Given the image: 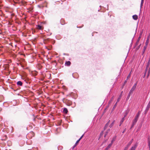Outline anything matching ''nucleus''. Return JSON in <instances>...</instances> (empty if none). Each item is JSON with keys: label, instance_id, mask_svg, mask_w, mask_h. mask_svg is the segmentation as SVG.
Masks as SVG:
<instances>
[{"label": "nucleus", "instance_id": "1", "mask_svg": "<svg viewBox=\"0 0 150 150\" xmlns=\"http://www.w3.org/2000/svg\"><path fill=\"white\" fill-rule=\"evenodd\" d=\"M63 100L64 102L65 103L68 105H70L72 104V102L69 100L66 99L64 98H63Z\"/></svg>", "mask_w": 150, "mask_h": 150}, {"label": "nucleus", "instance_id": "2", "mask_svg": "<svg viewBox=\"0 0 150 150\" xmlns=\"http://www.w3.org/2000/svg\"><path fill=\"white\" fill-rule=\"evenodd\" d=\"M150 62V59L149 61V62H148V64L147 65V66H146V69H145V73H144V77L145 76L146 74V72L147 71L148 68L149 66V64Z\"/></svg>", "mask_w": 150, "mask_h": 150}, {"label": "nucleus", "instance_id": "3", "mask_svg": "<svg viewBox=\"0 0 150 150\" xmlns=\"http://www.w3.org/2000/svg\"><path fill=\"white\" fill-rule=\"evenodd\" d=\"M137 85V82L133 86L130 90L133 91L136 88V86Z\"/></svg>", "mask_w": 150, "mask_h": 150}, {"label": "nucleus", "instance_id": "4", "mask_svg": "<svg viewBox=\"0 0 150 150\" xmlns=\"http://www.w3.org/2000/svg\"><path fill=\"white\" fill-rule=\"evenodd\" d=\"M122 93H123V91H122L121 92L120 95L119 96V97H118V99L117 100V102H119V101L120 100V99H121V97L122 96Z\"/></svg>", "mask_w": 150, "mask_h": 150}, {"label": "nucleus", "instance_id": "5", "mask_svg": "<svg viewBox=\"0 0 150 150\" xmlns=\"http://www.w3.org/2000/svg\"><path fill=\"white\" fill-rule=\"evenodd\" d=\"M137 146V144H135L134 146L131 147L130 150H135V149Z\"/></svg>", "mask_w": 150, "mask_h": 150}, {"label": "nucleus", "instance_id": "6", "mask_svg": "<svg viewBox=\"0 0 150 150\" xmlns=\"http://www.w3.org/2000/svg\"><path fill=\"white\" fill-rule=\"evenodd\" d=\"M110 122V120H109L108 122L105 124L104 128V130H105L107 128V127L109 125V122Z\"/></svg>", "mask_w": 150, "mask_h": 150}, {"label": "nucleus", "instance_id": "7", "mask_svg": "<svg viewBox=\"0 0 150 150\" xmlns=\"http://www.w3.org/2000/svg\"><path fill=\"white\" fill-rule=\"evenodd\" d=\"M71 62L69 61L66 62L65 63V65L68 66H69L71 65Z\"/></svg>", "mask_w": 150, "mask_h": 150}, {"label": "nucleus", "instance_id": "8", "mask_svg": "<svg viewBox=\"0 0 150 150\" xmlns=\"http://www.w3.org/2000/svg\"><path fill=\"white\" fill-rule=\"evenodd\" d=\"M17 84L18 86H22L23 85V83L21 81H18L17 82Z\"/></svg>", "mask_w": 150, "mask_h": 150}, {"label": "nucleus", "instance_id": "9", "mask_svg": "<svg viewBox=\"0 0 150 150\" xmlns=\"http://www.w3.org/2000/svg\"><path fill=\"white\" fill-rule=\"evenodd\" d=\"M134 20H137L138 19V16L137 15H134L132 16Z\"/></svg>", "mask_w": 150, "mask_h": 150}, {"label": "nucleus", "instance_id": "10", "mask_svg": "<svg viewBox=\"0 0 150 150\" xmlns=\"http://www.w3.org/2000/svg\"><path fill=\"white\" fill-rule=\"evenodd\" d=\"M150 74V67L149 68L148 71V73L147 76V78H148L149 75Z\"/></svg>", "mask_w": 150, "mask_h": 150}, {"label": "nucleus", "instance_id": "11", "mask_svg": "<svg viewBox=\"0 0 150 150\" xmlns=\"http://www.w3.org/2000/svg\"><path fill=\"white\" fill-rule=\"evenodd\" d=\"M63 112L66 114L67 113L68 110L67 108H64L63 109Z\"/></svg>", "mask_w": 150, "mask_h": 150}, {"label": "nucleus", "instance_id": "12", "mask_svg": "<svg viewBox=\"0 0 150 150\" xmlns=\"http://www.w3.org/2000/svg\"><path fill=\"white\" fill-rule=\"evenodd\" d=\"M125 120V119L124 118V117H123L122 119H121L120 122V126L122 124V123L123 122V121H124Z\"/></svg>", "mask_w": 150, "mask_h": 150}, {"label": "nucleus", "instance_id": "13", "mask_svg": "<svg viewBox=\"0 0 150 150\" xmlns=\"http://www.w3.org/2000/svg\"><path fill=\"white\" fill-rule=\"evenodd\" d=\"M37 28L38 29L40 30H42L43 29L42 26L40 25H38Z\"/></svg>", "mask_w": 150, "mask_h": 150}, {"label": "nucleus", "instance_id": "14", "mask_svg": "<svg viewBox=\"0 0 150 150\" xmlns=\"http://www.w3.org/2000/svg\"><path fill=\"white\" fill-rule=\"evenodd\" d=\"M110 129H108L106 132L105 133L104 137H105L107 135L108 133L110 132Z\"/></svg>", "mask_w": 150, "mask_h": 150}, {"label": "nucleus", "instance_id": "15", "mask_svg": "<svg viewBox=\"0 0 150 150\" xmlns=\"http://www.w3.org/2000/svg\"><path fill=\"white\" fill-rule=\"evenodd\" d=\"M139 115H140L139 113L138 112V113L137 115L135 117V119L138 120V118L139 117Z\"/></svg>", "mask_w": 150, "mask_h": 150}, {"label": "nucleus", "instance_id": "16", "mask_svg": "<svg viewBox=\"0 0 150 150\" xmlns=\"http://www.w3.org/2000/svg\"><path fill=\"white\" fill-rule=\"evenodd\" d=\"M137 120H138L134 118V119L133 120L132 123H133L134 124H135L137 122Z\"/></svg>", "mask_w": 150, "mask_h": 150}, {"label": "nucleus", "instance_id": "17", "mask_svg": "<svg viewBox=\"0 0 150 150\" xmlns=\"http://www.w3.org/2000/svg\"><path fill=\"white\" fill-rule=\"evenodd\" d=\"M148 145L150 149V138H148Z\"/></svg>", "mask_w": 150, "mask_h": 150}, {"label": "nucleus", "instance_id": "18", "mask_svg": "<svg viewBox=\"0 0 150 150\" xmlns=\"http://www.w3.org/2000/svg\"><path fill=\"white\" fill-rule=\"evenodd\" d=\"M114 122H115V120H114L112 122V123L109 126V127L110 128H111L113 126V125L114 124Z\"/></svg>", "mask_w": 150, "mask_h": 150}, {"label": "nucleus", "instance_id": "19", "mask_svg": "<svg viewBox=\"0 0 150 150\" xmlns=\"http://www.w3.org/2000/svg\"><path fill=\"white\" fill-rule=\"evenodd\" d=\"M118 102H117H117L116 103H115V105H114L113 108H112V110H114L115 109V108L116 107L117 105V103H118Z\"/></svg>", "mask_w": 150, "mask_h": 150}, {"label": "nucleus", "instance_id": "20", "mask_svg": "<svg viewBox=\"0 0 150 150\" xmlns=\"http://www.w3.org/2000/svg\"><path fill=\"white\" fill-rule=\"evenodd\" d=\"M131 72H130V73H129V74L127 76V80L128 79H129V78H130V77L131 76Z\"/></svg>", "mask_w": 150, "mask_h": 150}, {"label": "nucleus", "instance_id": "21", "mask_svg": "<svg viewBox=\"0 0 150 150\" xmlns=\"http://www.w3.org/2000/svg\"><path fill=\"white\" fill-rule=\"evenodd\" d=\"M133 91H132L131 90H130L128 94L129 95L131 96V95L133 93Z\"/></svg>", "mask_w": 150, "mask_h": 150}, {"label": "nucleus", "instance_id": "22", "mask_svg": "<svg viewBox=\"0 0 150 150\" xmlns=\"http://www.w3.org/2000/svg\"><path fill=\"white\" fill-rule=\"evenodd\" d=\"M149 37H148V38H147V39L146 41V45H147L148 43H149Z\"/></svg>", "mask_w": 150, "mask_h": 150}, {"label": "nucleus", "instance_id": "23", "mask_svg": "<svg viewBox=\"0 0 150 150\" xmlns=\"http://www.w3.org/2000/svg\"><path fill=\"white\" fill-rule=\"evenodd\" d=\"M33 135V136H34V133L33 132H30L29 134H28V135Z\"/></svg>", "mask_w": 150, "mask_h": 150}, {"label": "nucleus", "instance_id": "24", "mask_svg": "<svg viewBox=\"0 0 150 150\" xmlns=\"http://www.w3.org/2000/svg\"><path fill=\"white\" fill-rule=\"evenodd\" d=\"M132 141H130V142H129V143L127 145L128 146H129L132 143Z\"/></svg>", "mask_w": 150, "mask_h": 150}, {"label": "nucleus", "instance_id": "25", "mask_svg": "<svg viewBox=\"0 0 150 150\" xmlns=\"http://www.w3.org/2000/svg\"><path fill=\"white\" fill-rule=\"evenodd\" d=\"M139 42V40H137L135 45V47H136L138 45Z\"/></svg>", "mask_w": 150, "mask_h": 150}, {"label": "nucleus", "instance_id": "26", "mask_svg": "<svg viewBox=\"0 0 150 150\" xmlns=\"http://www.w3.org/2000/svg\"><path fill=\"white\" fill-rule=\"evenodd\" d=\"M129 146L127 145V146L125 148L124 150H127Z\"/></svg>", "mask_w": 150, "mask_h": 150}, {"label": "nucleus", "instance_id": "27", "mask_svg": "<svg viewBox=\"0 0 150 150\" xmlns=\"http://www.w3.org/2000/svg\"><path fill=\"white\" fill-rule=\"evenodd\" d=\"M112 144L110 143L108 145L107 147H108V148H110V147L112 146Z\"/></svg>", "mask_w": 150, "mask_h": 150}, {"label": "nucleus", "instance_id": "28", "mask_svg": "<svg viewBox=\"0 0 150 150\" xmlns=\"http://www.w3.org/2000/svg\"><path fill=\"white\" fill-rule=\"evenodd\" d=\"M147 47V45H146V46H145L144 47V51L143 52V53H144L145 51V50H146V48Z\"/></svg>", "mask_w": 150, "mask_h": 150}, {"label": "nucleus", "instance_id": "29", "mask_svg": "<svg viewBox=\"0 0 150 150\" xmlns=\"http://www.w3.org/2000/svg\"><path fill=\"white\" fill-rule=\"evenodd\" d=\"M113 97H114V96H113L112 97V98H111L110 100V103L111 102H112V101H113Z\"/></svg>", "mask_w": 150, "mask_h": 150}, {"label": "nucleus", "instance_id": "30", "mask_svg": "<svg viewBox=\"0 0 150 150\" xmlns=\"http://www.w3.org/2000/svg\"><path fill=\"white\" fill-rule=\"evenodd\" d=\"M135 124L132 123V125L131 127H130V129H131L133 127V126H134V125H135Z\"/></svg>", "mask_w": 150, "mask_h": 150}, {"label": "nucleus", "instance_id": "31", "mask_svg": "<svg viewBox=\"0 0 150 150\" xmlns=\"http://www.w3.org/2000/svg\"><path fill=\"white\" fill-rule=\"evenodd\" d=\"M130 95H129L128 94V96H127V100H128L129 99V97H130Z\"/></svg>", "mask_w": 150, "mask_h": 150}, {"label": "nucleus", "instance_id": "32", "mask_svg": "<svg viewBox=\"0 0 150 150\" xmlns=\"http://www.w3.org/2000/svg\"><path fill=\"white\" fill-rule=\"evenodd\" d=\"M84 136V134H83L81 137L79 139V140H80L82 138H83V137Z\"/></svg>", "mask_w": 150, "mask_h": 150}, {"label": "nucleus", "instance_id": "33", "mask_svg": "<svg viewBox=\"0 0 150 150\" xmlns=\"http://www.w3.org/2000/svg\"><path fill=\"white\" fill-rule=\"evenodd\" d=\"M144 2V0H142L141 3V6L143 5Z\"/></svg>", "mask_w": 150, "mask_h": 150}, {"label": "nucleus", "instance_id": "34", "mask_svg": "<svg viewBox=\"0 0 150 150\" xmlns=\"http://www.w3.org/2000/svg\"><path fill=\"white\" fill-rule=\"evenodd\" d=\"M115 141V139H113L111 141V144H112L113 143V142Z\"/></svg>", "mask_w": 150, "mask_h": 150}, {"label": "nucleus", "instance_id": "35", "mask_svg": "<svg viewBox=\"0 0 150 150\" xmlns=\"http://www.w3.org/2000/svg\"><path fill=\"white\" fill-rule=\"evenodd\" d=\"M80 140H79V139H78V140L76 142V143H75V144H77H77H78V143H79V142Z\"/></svg>", "mask_w": 150, "mask_h": 150}, {"label": "nucleus", "instance_id": "36", "mask_svg": "<svg viewBox=\"0 0 150 150\" xmlns=\"http://www.w3.org/2000/svg\"><path fill=\"white\" fill-rule=\"evenodd\" d=\"M103 131H102L100 133V136H101L102 135H103Z\"/></svg>", "mask_w": 150, "mask_h": 150}, {"label": "nucleus", "instance_id": "37", "mask_svg": "<svg viewBox=\"0 0 150 150\" xmlns=\"http://www.w3.org/2000/svg\"><path fill=\"white\" fill-rule=\"evenodd\" d=\"M141 45V44H140V45H139V46H138V47L136 48V49H137V50H138V49H139V48H140V46Z\"/></svg>", "mask_w": 150, "mask_h": 150}, {"label": "nucleus", "instance_id": "38", "mask_svg": "<svg viewBox=\"0 0 150 150\" xmlns=\"http://www.w3.org/2000/svg\"><path fill=\"white\" fill-rule=\"evenodd\" d=\"M128 114V112H126L125 114V115L124 116V117H124V118L125 119V118L126 116L127 115V114Z\"/></svg>", "mask_w": 150, "mask_h": 150}, {"label": "nucleus", "instance_id": "39", "mask_svg": "<svg viewBox=\"0 0 150 150\" xmlns=\"http://www.w3.org/2000/svg\"><path fill=\"white\" fill-rule=\"evenodd\" d=\"M26 2H25V1H22V4L23 5H24V4H25L26 3Z\"/></svg>", "mask_w": 150, "mask_h": 150}, {"label": "nucleus", "instance_id": "40", "mask_svg": "<svg viewBox=\"0 0 150 150\" xmlns=\"http://www.w3.org/2000/svg\"><path fill=\"white\" fill-rule=\"evenodd\" d=\"M77 145V144H75V145H74V146L73 147V149H74V148Z\"/></svg>", "mask_w": 150, "mask_h": 150}, {"label": "nucleus", "instance_id": "41", "mask_svg": "<svg viewBox=\"0 0 150 150\" xmlns=\"http://www.w3.org/2000/svg\"><path fill=\"white\" fill-rule=\"evenodd\" d=\"M49 40V38H47L46 40H44V42L45 43V41H46V40Z\"/></svg>", "mask_w": 150, "mask_h": 150}, {"label": "nucleus", "instance_id": "42", "mask_svg": "<svg viewBox=\"0 0 150 150\" xmlns=\"http://www.w3.org/2000/svg\"><path fill=\"white\" fill-rule=\"evenodd\" d=\"M109 149V148H108V147L107 146V147L105 148V150H108Z\"/></svg>", "mask_w": 150, "mask_h": 150}, {"label": "nucleus", "instance_id": "43", "mask_svg": "<svg viewBox=\"0 0 150 150\" xmlns=\"http://www.w3.org/2000/svg\"><path fill=\"white\" fill-rule=\"evenodd\" d=\"M140 37H139L138 38V39L137 40H139H139H140Z\"/></svg>", "mask_w": 150, "mask_h": 150}, {"label": "nucleus", "instance_id": "44", "mask_svg": "<svg viewBox=\"0 0 150 150\" xmlns=\"http://www.w3.org/2000/svg\"><path fill=\"white\" fill-rule=\"evenodd\" d=\"M125 131H126V129H125L123 131V132H122V133H124V132H125Z\"/></svg>", "mask_w": 150, "mask_h": 150}, {"label": "nucleus", "instance_id": "45", "mask_svg": "<svg viewBox=\"0 0 150 150\" xmlns=\"http://www.w3.org/2000/svg\"><path fill=\"white\" fill-rule=\"evenodd\" d=\"M45 4H47V2H45Z\"/></svg>", "mask_w": 150, "mask_h": 150}, {"label": "nucleus", "instance_id": "46", "mask_svg": "<svg viewBox=\"0 0 150 150\" xmlns=\"http://www.w3.org/2000/svg\"><path fill=\"white\" fill-rule=\"evenodd\" d=\"M63 21V22H64V20H62V21Z\"/></svg>", "mask_w": 150, "mask_h": 150}, {"label": "nucleus", "instance_id": "47", "mask_svg": "<svg viewBox=\"0 0 150 150\" xmlns=\"http://www.w3.org/2000/svg\"><path fill=\"white\" fill-rule=\"evenodd\" d=\"M38 6L39 7H40V5H38Z\"/></svg>", "mask_w": 150, "mask_h": 150}, {"label": "nucleus", "instance_id": "48", "mask_svg": "<svg viewBox=\"0 0 150 150\" xmlns=\"http://www.w3.org/2000/svg\"><path fill=\"white\" fill-rule=\"evenodd\" d=\"M62 25H63V24H64V23H62Z\"/></svg>", "mask_w": 150, "mask_h": 150}, {"label": "nucleus", "instance_id": "49", "mask_svg": "<svg viewBox=\"0 0 150 150\" xmlns=\"http://www.w3.org/2000/svg\"><path fill=\"white\" fill-rule=\"evenodd\" d=\"M126 81H125V83H126Z\"/></svg>", "mask_w": 150, "mask_h": 150}, {"label": "nucleus", "instance_id": "50", "mask_svg": "<svg viewBox=\"0 0 150 150\" xmlns=\"http://www.w3.org/2000/svg\"><path fill=\"white\" fill-rule=\"evenodd\" d=\"M106 142V141H105V142Z\"/></svg>", "mask_w": 150, "mask_h": 150}]
</instances>
